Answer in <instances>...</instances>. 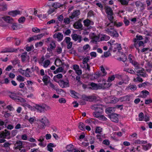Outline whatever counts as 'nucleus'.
<instances>
[{
    "label": "nucleus",
    "instance_id": "1",
    "mask_svg": "<svg viewBox=\"0 0 152 152\" xmlns=\"http://www.w3.org/2000/svg\"><path fill=\"white\" fill-rule=\"evenodd\" d=\"M96 106H94V108H91L92 109L94 110L95 112L93 113V115L95 117V116H97V115H99L102 114L103 112V108L97 107Z\"/></svg>",
    "mask_w": 152,
    "mask_h": 152
},
{
    "label": "nucleus",
    "instance_id": "2",
    "mask_svg": "<svg viewBox=\"0 0 152 152\" xmlns=\"http://www.w3.org/2000/svg\"><path fill=\"white\" fill-rule=\"evenodd\" d=\"M81 98L82 100L92 102L96 100V98L94 96H87L85 94H83Z\"/></svg>",
    "mask_w": 152,
    "mask_h": 152
},
{
    "label": "nucleus",
    "instance_id": "3",
    "mask_svg": "<svg viewBox=\"0 0 152 152\" xmlns=\"http://www.w3.org/2000/svg\"><path fill=\"white\" fill-rule=\"evenodd\" d=\"M48 107V106L45 104H43L41 105L36 104L35 108L40 113H45L47 111L46 108Z\"/></svg>",
    "mask_w": 152,
    "mask_h": 152
},
{
    "label": "nucleus",
    "instance_id": "4",
    "mask_svg": "<svg viewBox=\"0 0 152 152\" xmlns=\"http://www.w3.org/2000/svg\"><path fill=\"white\" fill-rule=\"evenodd\" d=\"M19 48L15 49L12 47L6 48L3 49L1 52V53H17Z\"/></svg>",
    "mask_w": 152,
    "mask_h": 152
},
{
    "label": "nucleus",
    "instance_id": "5",
    "mask_svg": "<svg viewBox=\"0 0 152 152\" xmlns=\"http://www.w3.org/2000/svg\"><path fill=\"white\" fill-rule=\"evenodd\" d=\"M119 115V114L114 113L109 115L108 116L112 121L117 123L118 122V119L117 116Z\"/></svg>",
    "mask_w": 152,
    "mask_h": 152
},
{
    "label": "nucleus",
    "instance_id": "6",
    "mask_svg": "<svg viewBox=\"0 0 152 152\" xmlns=\"http://www.w3.org/2000/svg\"><path fill=\"white\" fill-rule=\"evenodd\" d=\"M8 14L9 15L14 17L18 15H20L21 13L20 11L18 10H15L9 11Z\"/></svg>",
    "mask_w": 152,
    "mask_h": 152
},
{
    "label": "nucleus",
    "instance_id": "7",
    "mask_svg": "<svg viewBox=\"0 0 152 152\" xmlns=\"http://www.w3.org/2000/svg\"><path fill=\"white\" fill-rule=\"evenodd\" d=\"M71 37L72 39L75 41L78 40V42H80L82 41V36L76 34H72L71 35Z\"/></svg>",
    "mask_w": 152,
    "mask_h": 152
},
{
    "label": "nucleus",
    "instance_id": "8",
    "mask_svg": "<svg viewBox=\"0 0 152 152\" xmlns=\"http://www.w3.org/2000/svg\"><path fill=\"white\" fill-rule=\"evenodd\" d=\"M104 9L107 15H114L112 9L110 7L107 5L105 6L104 7Z\"/></svg>",
    "mask_w": 152,
    "mask_h": 152
},
{
    "label": "nucleus",
    "instance_id": "9",
    "mask_svg": "<svg viewBox=\"0 0 152 152\" xmlns=\"http://www.w3.org/2000/svg\"><path fill=\"white\" fill-rule=\"evenodd\" d=\"M4 20L8 23H12L13 21V19L10 16H7L6 17H0V21Z\"/></svg>",
    "mask_w": 152,
    "mask_h": 152
},
{
    "label": "nucleus",
    "instance_id": "10",
    "mask_svg": "<svg viewBox=\"0 0 152 152\" xmlns=\"http://www.w3.org/2000/svg\"><path fill=\"white\" fill-rule=\"evenodd\" d=\"M81 21V20H80L74 23L73 26L74 28L78 29L80 28L83 27V25L80 23Z\"/></svg>",
    "mask_w": 152,
    "mask_h": 152
},
{
    "label": "nucleus",
    "instance_id": "11",
    "mask_svg": "<svg viewBox=\"0 0 152 152\" xmlns=\"http://www.w3.org/2000/svg\"><path fill=\"white\" fill-rule=\"evenodd\" d=\"M134 56L132 55V54H129L128 57V59L130 63L132 64L134 66H135L137 64V62L136 61H134L133 59L134 58Z\"/></svg>",
    "mask_w": 152,
    "mask_h": 152
},
{
    "label": "nucleus",
    "instance_id": "12",
    "mask_svg": "<svg viewBox=\"0 0 152 152\" xmlns=\"http://www.w3.org/2000/svg\"><path fill=\"white\" fill-rule=\"evenodd\" d=\"M89 85L91 86L93 90H97L101 88V86L93 82L91 83Z\"/></svg>",
    "mask_w": 152,
    "mask_h": 152
},
{
    "label": "nucleus",
    "instance_id": "13",
    "mask_svg": "<svg viewBox=\"0 0 152 152\" xmlns=\"http://www.w3.org/2000/svg\"><path fill=\"white\" fill-rule=\"evenodd\" d=\"M118 100L120 101L121 102L125 101H130V96L128 95L126 96L121 97L118 99Z\"/></svg>",
    "mask_w": 152,
    "mask_h": 152
},
{
    "label": "nucleus",
    "instance_id": "14",
    "mask_svg": "<svg viewBox=\"0 0 152 152\" xmlns=\"http://www.w3.org/2000/svg\"><path fill=\"white\" fill-rule=\"evenodd\" d=\"M109 34L113 37H118L119 36V34L115 29H114L113 31H111Z\"/></svg>",
    "mask_w": 152,
    "mask_h": 152
},
{
    "label": "nucleus",
    "instance_id": "15",
    "mask_svg": "<svg viewBox=\"0 0 152 152\" xmlns=\"http://www.w3.org/2000/svg\"><path fill=\"white\" fill-rule=\"evenodd\" d=\"M39 121L41 122L42 123L46 124V125H49V121L47 118L45 116L44 117L41 119L39 120Z\"/></svg>",
    "mask_w": 152,
    "mask_h": 152
},
{
    "label": "nucleus",
    "instance_id": "16",
    "mask_svg": "<svg viewBox=\"0 0 152 152\" xmlns=\"http://www.w3.org/2000/svg\"><path fill=\"white\" fill-rule=\"evenodd\" d=\"M20 26L17 23H13L12 26V28L13 30H17L20 28Z\"/></svg>",
    "mask_w": 152,
    "mask_h": 152
},
{
    "label": "nucleus",
    "instance_id": "17",
    "mask_svg": "<svg viewBox=\"0 0 152 152\" xmlns=\"http://www.w3.org/2000/svg\"><path fill=\"white\" fill-rule=\"evenodd\" d=\"M113 15H107V18L109 20L110 22V23H108L107 25V26H110L111 27L112 26L110 25L111 23H112L113 24L114 23V22L113 20L114 19V17L113 16Z\"/></svg>",
    "mask_w": 152,
    "mask_h": 152
},
{
    "label": "nucleus",
    "instance_id": "18",
    "mask_svg": "<svg viewBox=\"0 0 152 152\" xmlns=\"http://www.w3.org/2000/svg\"><path fill=\"white\" fill-rule=\"evenodd\" d=\"M50 78V77L46 75L45 76H43L42 80L43 82L46 85H47L48 83H49L50 82V81L48 82V79Z\"/></svg>",
    "mask_w": 152,
    "mask_h": 152
},
{
    "label": "nucleus",
    "instance_id": "19",
    "mask_svg": "<svg viewBox=\"0 0 152 152\" xmlns=\"http://www.w3.org/2000/svg\"><path fill=\"white\" fill-rule=\"evenodd\" d=\"M130 0H118L122 5H127Z\"/></svg>",
    "mask_w": 152,
    "mask_h": 152
},
{
    "label": "nucleus",
    "instance_id": "20",
    "mask_svg": "<svg viewBox=\"0 0 152 152\" xmlns=\"http://www.w3.org/2000/svg\"><path fill=\"white\" fill-rule=\"evenodd\" d=\"M142 149L144 150L147 151L151 148L152 145L150 143H148L146 145H142Z\"/></svg>",
    "mask_w": 152,
    "mask_h": 152
},
{
    "label": "nucleus",
    "instance_id": "21",
    "mask_svg": "<svg viewBox=\"0 0 152 152\" xmlns=\"http://www.w3.org/2000/svg\"><path fill=\"white\" fill-rule=\"evenodd\" d=\"M63 6V4L57 2L53 3L52 5V7H54L55 9H57L60 7H62Z\"/></svg>",
    "mask_w": 152,
    "mask_h": 152
},
{
    "label": "nucleus",
    "instance_id": "22",
    "mask_svg": "<svg viewBox=\"0 0 152 152\" xmlns=\"http://www.w3.org/2000/svg\"><path fill=\"white\" fill-rule=\"evenodd\" d=\"M63 77V75L61 74H58L55 76L53 78V80L55 82H58L56 78L58 79L62 78Z\"/></svg>",
    "mask_w": 152,
    "mask_h": 152
},
{
    "label": "nucleus",
    "instance_id": "23",
    "mask_svg": "<svg viewBox=\"0 0 152 152\" xmlns=\"http://www.w3.org/2000/svg\"><path fill=\"white\" fill-rule=\"evenodd\" d=\"M134 143L139 144H145L147 143V140H140L138 139L135 140Z\"/></svg>",
    "mask_w": 152,
    "mask_h": 152
},
{
    "label": "nucleus",
    "instance_id": "24",
    "mask_svg": "<svg viewBox=\"0 0 152 152\" xmlns=\"http://www.w3.org/2000/svg\"><path fill=\"white\" fill-rule=\"evenodd\" d=\"M85 124L83 122H80L79 124L78 128L82 131H85Z\"/></svg>",
    "mask_w": 152,
    "mask_h": 152
},
{
    "label": "nucleus",
    "instance_id": "25",
    "mask_svg": "<svg viewBox=\"0 0 152 152\" xmlns=\"http://www.w3.org/2000/svg\"><path fill=\"white\" fill-rule=\"evenodd\" d=\"M64 69V67H60L58 68L56 70L53 71L54 74H56L59 72H62Z\"/></svg>",
    "mask_w": 152,
    "mask_h": 152
},
{
    "label": "nucleus",
    "instance_id": "26",
    "mask_svg": "<svg viewBox=\"0 0 152 152\" xmlns=\"http://www.w3.org/2000/svg\"><path fill=\"white\" fill-rule=\"evenodd\" d=\"M94 119L93 118H88L85 121V122L88 124L90 125H91V124L93 123L94 124H96V121H93L92 120Z\"/></svg>",
    "mask_w": 152,
    "mask_h": 152
},
{
    "label": "nucleus",
    "instance_id": "27",
    "mask_svg": "<svg viewBox=\"0 0 152 152\" xmlns=\"http://www.w3.org/2000/svg\"><path fill=\"white\" fill-rule=\"evenodd\" d=\"M10 135H7L6 132H4V131L0 132V138L5 139L6 138V137L7 136H9Z\"/></svg>",
    "mask_w": 152,
    "mask_h": 152
},
{
    "label": "nucleus",
    "instance_id": "28",
    "mask_svg": "<svg viewBox=\"0 0 152 152\" xmlns=\"http://www.w3.org/2000/svg\"><path fill=\"white\" fill-rule=\"evenodd\" d=\"M95 117L97 118H99V119L103 121H106L107 119L103 115H101V114L99 115H97V116H95Z\"/></svg>",
    "mask_w": 152,
    "mask_h": 152
},
{
    "label": "nucleus",
    "instance_id": "29",
    "mask_svg": "<svg viewBox=\"0 0 152 152\" xmlns=\"http://www.w3.org/2000/svg\"><path fill=\"white\" fill-rule=\"evenodd\" d=\"M55 41L54 40H52L51 41V43L50 44V48L52 50H54L56 47V44Z\"/></svg>",
    "mask_w": 152,
    "mask_h": 152
},
{
    "label": "nucleus",
    "instance_id": "30",
    "mask_svg": "<svg viewBox=\"0 0 152 152\" xmlns=\"http://www.w3.org/2000/svg\"><path fill=\"white\" fill-rule=\"evenodd\" d=\"M66 81L65 82L63 80V86H62V88L69 87V81L68 78H66Z\"/></svg>",
    "mask_w": 152,
    "mask_h": 152
},
{
    "label": "nucleus",
    "instance_id": "31",
    "mask_svg": "<svg viewBox=\"0 0 152 152\" xmlns=\"http://www.w3.org/2000/svg\"><path fill=\"white\" fill-rule=\"evenodd\" d=\"M63 34L60 32H58L57 34V38L58 39V41H61L63 39Z\"/></svg>",
    "mask_w": 152,
    "mask_h": 152
},
{
    "label": "nucleus",
    "instance_id": "32",
    "mask_svg": "<svg viewBox=\"0 0 152 152\" xmlns=\"http://www.w3.org/2000/svg\"><path fill=\"white\" fill-rule=\"evenodd\" d=\"M91 21L88 19H87L84 20L83 23H84V25L86 27H88L90 24Z\"/></svg>",
    "mask_w": 152,
    "mask_h": 152
},
{
    "label": "nucleus",
    "instance_id": "33",
    "mask_svg": "<svg viewBox=\"0 0 152 152\" xmlns=\"http://www.w3.org/2000/svg\"><path fill=\"white\" fill-rule=\"evenodd\" d=\"M115 107H109L106 110H107L106 112H107L109 113H111L112 112H114L115 111Z\"/></svg>",
    "mask_w": 152,
    "mask_h": 152
},
{
    "label": "nucleus",
    "instance_id": "34",
    "mask_svg": "<svg viewBox=\"0 0 152 152\" xmlns=\"http://www.w3.org/2000/svg\"><path fill=\"white\" fill-rule=\"evenodd\" d=\"M139 117V121H141L144 120V114L142 112H141L138 115Z\"/></svg>",
    "mask_w": 152,
    "mask_h": 152
},
{
    "label": "nucleus",
    "instance_id": "35",
    "mask_svg": "<svg viewBox=\"0 0 152 152\" xmlns=\"http://www.w3.org/2000/svg\"><path fill=\"white\" fill-rule=\"evenodd\" d=\"M17 80L19 82H23L24 81L25 78L20 75H18L17 77Z\"/></svg>",
    "mask_w": 152,
    "mask_h": 152
},
{
    "label": "nucleus",
    "instance_id": "36",
    "mask_svg": "<svg viewBox=\"0 0 152 152\" xmlns=\"http://www.w3.org/2000/svg\"><path fill=\"white\" fill-rule=\"evenodd\" d=\"M102 129L100 126H97L96 128L95 133H99L100 134L102 132Z\"/></svg>",
    "mask_w": 152,
    "mask_h": 152
},
{
    "label": "nucleus",
    "instance_id": "37",
    "mask_svg": "<svg viewBox=\"0 0 152 152\" xmlns=\"http://www.w3.org/2000/svg\"><path fill=\"white\" fill-rule=\"evenodd\" d=\"M90 57L89 56H87L85 57L83 60V64H87V62L89 61L90 59Z\"/></svg>",
    "mask_w": 152,
    "mask_h": 152
},
{
    "label": "nucleus",
    "instance_id": "38",
    "mask_svg": "<svg viewBox=\"0 0 152 152\" xmlns=\"http://www.w3.org/2000/svg\"><path fill=\"white\" fill-rule=\"evenodd\" d=\"M108 82V83H104L103 84V88L105 89L109 88L112 85L111 83Z\"/></svg>",
    "mask_w": 152,
    "mask_h": 152
},
{
    "label": "nucleus",
    "instance_id": "39",
    "mask_svg": "<svg viewBox=\"0 0 152 152\" xmlns=\"http://www.w3.org/2000/svg\"><path fill=\"white\" fill-rule=\"evenodd\" d=\"M70 93L72 95V97L76 98H78V97L76 96V94L77 93L75 91L73 90H70Z\"/></svg>",
    "mask_w": 152,
    "mask_h": 152
},
{
    "label": "nucleus",
    "instance_id": "40",
    "mask_svg": "<svg viewBox=\"0 0 152 152\" xmlns=\"http://www.w3.org/2000/svg\"><path fill=\"white\" fill-rule=\"evenodd\" d=\"M101 71L102 72V73L103 74V75H102V77L105 76L107 75V72L104 68L103 66H100Z\"/></svg>",
    "mask_w": 152,
    "mask_h": 152
},
{
    "label": "nucleus",
    "instance_id": "41",
    "mask_svg": "<svg viewBox=\"0 0 152 152\" xmlns=\"http://www.w3.org/2000/svg\"><path fill=\"white\" fill-rule=\"evenodd\" d=\"M133 81L134 82H142L143 81V80L142 78L138 76L136 78H134Z\"/></svg>",
    "mask_w": 152,
    "mask_h": 152
},
{
    "label": "nucleus",
    "instance_id": "42",
    "mask_svg": "<svg viewBox=\"0 0 152 152\" xmlns=\"http://www.w3.org/2000/svg\"><path fill=\"white\" fill-rule=\"evenodd\" d=\"M128 88H129L132 91H134L137 89V86L135 85L128 86L127 87Z\"/></svg>",
    "mask_w": 152,
    "mask_h": 152
},
{
    "label": "nucleus",
    "instance_id": "43",
    "mask_svg": "<svg viewBox=\"0 0 152 152\" xmlns=\"http://www.w3.org/2000/svg\"><path fill=\"white\" fill-rule=\"evenodd\" d=\"M136 38H134V41L136 42L137 41L143 40L144 39L142 36L137 35L136 36Z\"/></svg>",
    "mask_w": 152,
    "mask_h": 152
},
{
    "label": "nucleus",
    "instance_id": "44",
    "mask_svg": "<svg viewBox=\"0 0 152 152\" xmlns=\"http://www.w3.org/2000/svg\"><path fill=\"white\" fill-rule=\"evenodd\" d=\"M36 40V35L28 38L27 39V42H30L32 41Z\"/></svg>",
    "mask_w": 152,
    "mask_h": 152
},
{
    "label": "nucleus",
    "instance_id": "45",
    "mask_svg": "<svg viewBox=\"0 0 152 152\" xmlns=\"http://www.w3.org/2000/svg\"><path fill=\"white\" fill-rule=\"evenodd\" d=\"M94 75L95 76L94 77V79H97L100 76H102V74L101 73L99 72H96L94 74Z\"/></svg>",
    "mask_w": 152,
    "mask_h": 152
},
{
    "label": "nucleus",
    "instance_id": "46",
    "mask_svg": "<svg viewBox=\"0 0 152 152\" xmlns=\"http://www.w3.org/2000/svg\"><path fill=\"white\" fill-rule=\"evenodd\" d=\"M71 21L70 19L67 17H66L64 20V23L66 24H69Z\"/></svg>",
    "mask_w": 152,
    "mask_h": 152
},
{
    "label": "nucleus",
    "instance_id": "47",
    "mask_svg": "<svg viewBox=\"0 0 152 152\" xmlns=\"http://www.w3.org/2000/svg\"><path fill=\"white\" fill-rule=\"evenodd\" d=\"M12 64L14 65H16L17 64H19L20 63V60L17 59H15L13 61H12Z\"/></svg>",
    "mask_w": 152,
    "mask_h": 152
},
{
    "label": "nucleus",
    "instance_id": "48",
    "mask_svg": "<svg viewBox=\"0 0 152 152\" xmlns=\"http://www.w3.org/2000/svg\"><path fill=\"white\" fill-rule=\"evenodd\" d=\"M50 61L49 60H45L43 66L44 67L46 68L49 65Z\"/></svg>",
    "mask_w": 152,
    "mask_h": 152
},
{
    "label": "nucleus",
    "instance_id": "49",
    "mask_svg": "<svg viewBox=\"0 0 152 152\" xmlns=\"http://www.w3.org/2000/svg\"><path fill=\"white\" fill-rule=\"evenodd\" d=\"M26 18L22 16L19 18L18 19V21L19 23H23L25 21Z\"/></svg>",
    "mask_w": 152,
    "mask_h": 152
},
{
    "label": "nucleus",
    "instance_id": "50",
    "mask_svg": "<svg viewBox=\"0 0 152 152\" xmlns=\"http://www.w3.org/2000/svg\"><path fill=\"white\" fill-rule=\"evenodd\" d=\"M80 14V10H77L74 11L72 14L75 16L76 17L78 16Z\"/></svg>",
    "mask_w": 152,
    "mask_h": 152
},
{
    "label": "nucleus",
    "instance_id": "51",
    "mask_svg": "<svg viewBox=\"0 0 152 152\" xmlns=\"http://www.w3.org/2000/svg\"><path fill=\"white\" fill-rule=\"evenodd\" d=\"M115 78L114 75H112L111 76H110L108 77L107 80V82H110L113 81Z\"/></svg>",
    "mask_w": 152,
    "mask_h": 152
},
{
    "label": "nucleus",
    "instance_id": "52",
    "mask_svg": "<svg viewBox=\"0 0 152 152\" xmlns=\"http://www.w3.org/2000/svg\"><path fill=\"white\" fill-rule=\"evenodd\" d=\"M16 101L24 103L26 101L24 98L19 96V98L18 97Z\"/></svg>",
    "mask_w": 152,
    "mask_h": 152
},
{
    "label": "nucleus",
    "instance_id": "53",
    "mask_svg": "<svg viewBox=\"0 0 152 152\" xmlns=\"http://www.w3.org/2000/svg\"><path fill=\"white\" fill-rule=\"evenodd\" d=\"M148 82H145L142 84H139L138 85V86L139 88H141L142 87H145L146 85H147V83H148Z\"/></svg>",
    "mask_w": 152,
    "mask_h": 152
},
{
    "label": "nucleus",
    "instance_id": "54",
    "mask_svg": "<svg viewBox=\"0 0 152 152\" xmlns=\"http://www.w3.org/2000/svg\"><path fill=\"white\" fill-rule=\"evenodd\" d=\"M45 35L44 34H41L36 36V40L41 39L43 36Z\"/></svg>",
    "mask_w": 152,
    "mask_h": 152
},
{
    "label": "nucleus",
    "instance_id": "55",
    "mask_svg": "<svg viewBox=\"0 0 152 152\" xmlns=\"http://www.w3.org/2000/svg\"><path fill=\"white\" fill-rule=\"evenodd\" d=\"M123 24L122 22H119L118 24L115 22H114L113 25L116 26L117 27H118L121 26Z\"/></svg>",
    "mask_w": 152,
    "mask_h": 152
},
{
    "label": "nucleus",
    "instance_id": "56",
    "mask_svg": "<svg viewBox=\"0 0 152 152\" xmlns=\"http://www.w3.org/2000/svg\"><path fill=\"white\" fill-rule=\"evenodd\" d=\"M141 93L142 95H144L146 96V97L147 96V95L150 94L149 92L147 90H143L141 91Z\"/></svg>",
    "mask_w": 152,
    "mask_h": 152
},
{
    "label": "nucleus",
    "instance_id": "57",
    "mask_svg": "<svg viewBox=\"0 0 152 152\" xmlns=\"http://www.w3.org/2000/svg\"><path fill=\"white\" fill-rule=\"evenodd\" d=\"M114 45H116V48H117L118 52L122 48L121 44H118V43H116L115 44H114Z\"/></svg>",
    "mask_w": 152,
    "mask_h": 152
},
{
    "label": "nucleus",
    "instance_id": "58",
    "mask_svg": "<svg viewBox=\"0 0 152 152\" xmlns=\"http://www.w3.org/2000/svg\"><path fill=\"white\" fill-rule=\"evenodd\" d=\"M18 132V131L16 129L13 130L11 132V137H13L15 136Z\"/></svg>",
    "mask_w": 152,
    "mask_h": 152
},
{
    "label": "nucleus",
    "instance_id": "59",
    "mask_svg": "<svg viewBox=\"0 0 152 152\" xmlns=\"http://www.w3.org/2000/svg\"><path fill=\"white\" fill-rule=\"evenodd\" d=\"M10 97L12 99L16 101V100H17L18 97L19 98V96H17L15 95H9Z\"/></svg>",
    "mask_w": 152,
    "mask_h": 152
},
{
    "label": "nucleus",
    "instance_id": "60",
    "mask_svg": "<svg viewBox=\"0 0 152 152\" xmlns=\"http://www.w3.org/2000/svg\"><path fill=\"white\" fill-rule=\"evenodd\" d=\"M143 74H140L139 73H137L136 75L138 77L142 76L143 77H146L147 75L145 73H142Z\"/></svg>",
    "mask_w": 152,
    "mask_h": 152
},
{
    "label": "nucleus",
    "instance_id": "61",
    "mask_svg": "<svg viewBox=\"0 0 152 152\" xmlns=\"http://www.w3.org/2000/svg\"><path fill=\"white\" fill-rule=\"evenodd\" d=\"M102 143L106 145H109L110 144V142L108 140L106 139L103 141Z\"/></svg>",
    "mask_w": 152,
    "mask_h": 152
},
{
    "label": "nucleus",
    "instance_id": "62",
    "mask_svg": "<svg viewBox=\"0 0 152 152\" xmlns=\"http://www.w3.org/2000/svg\"><path fill=\"white\" fill-rule=\"evenodd\" d=\"M21 61L22 62H24L26 60V55L24 54H22L21 56Z\"/></svg>",
    "mask_w": 152,
    "mask_h": 152
},
{
    "label": "nucleus",
    "instance_id": "63",
    "mask_svg": "<svg viewBox=\"0 0 152 152\" xmlns=\"http://www.w3.org/2000/svg\"><path fill=\"white\" fill-rule=\"evenodd\" d=\"M71 40V38L70 37H66L64 40V41H65V42L66 43H69V42H70Z\"/></svg>",
    "mask_w": 152,
    "mask_h": 152
},
{
    "label": "nucleus",
    "instance_id": "64",
    "mask_svg": "<svg viewBox=\"0 0 152 152\" xmlns=\"http://www.w3.org/2000/svg\"><path fill=\"white\" fill-rule=\"evenodd\" d=\"M152 103V99H145V104H146Z\"/></svg>",
    "mask_w": 152,
    "mask_h": 152
}]
</instances>
